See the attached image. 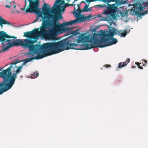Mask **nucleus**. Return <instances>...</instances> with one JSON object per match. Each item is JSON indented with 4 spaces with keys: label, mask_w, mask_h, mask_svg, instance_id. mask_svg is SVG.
<instances>
[{
    "label": "nucleus",
    "mask_w": 148,
    "mask_h": 148,
    "mask_svg": "<svg viewBox=\"0 0 148 148\" xmlns=\"http://www.w3.org/2000/svg\"><path fill=\"white\" fill-rule=\"evenodd\" d=\"M69 49L87 50L95 47L103 48L112 45L118 42L117 39L101 38L98 39L94 35L83 34L77 40L72 38L68 40Z\"/></svg>",
    "instance_id": "f257e3e1"
},
{
    "label": "nucleus",
    "mask_w": 148,
    "mask_h": 148,
    "mask_svg": "<svg viewBox=\"0 0 148 148\" xmlns=\"http://www.w3.org/2000/svg\"><path fill=\"white\" fill-rule=\"evenodd\" d=\"M8 38H16L14 36H10L6 32L3 31L0 33V42H1L2 46V49L0 50V53L3 51H7L10 48L14 46L21 45L25 47L29 48V52L27 54H32V56L37 54L40 50L48 48L49 46L45 44L43 46H40L36 44L34 45L36 41L26 39L21 41L20 39H18L16 40L12 39H7Z\"/></svg>",
    "instance_id": "f03ea898"
},
{
    "label": "nucleus",
    "mask_w": 148,
    "mask_h": 148,
    "mask_svg": "<svg viewBox=\"0 0 148 148\" xmlns=\"http://www.w3.org/2000/svg\"><path fill=\"white\" fill-rule=\"evenodd\" d=\"M46 44L49 46L48 48L43 49H42L39 51L38 53H37V55L35 57V58L34 57H31L23 60V65H24L25 64L34 59L36 60L40 59L48 56L60 52L65 49H69L68 40H63L57 42H48L44 43L42 45H38L43 46V45ZM37 45H38V44ZM29 52H30V51L27 52V54L29 56H33L32 54H27ZM35 55L36 54H34L33 56Z\"/></svg>",
    "instance_id": "7ed1b4c3"
},
{
    "label": "nucleus",
    "mask_w": 148,
    "mask_h": 148,
    "mask_svg": "<svg viewBox=\"0 0 148 148\" xmlns=\"http://www.w3.org/2000/svg\"><path fill=\"white\" fill-rule=\"evenodd\" d=\"M18 62V60H17L15 62H12L8 68L3 70L2 72H0V77L3 78V82L4 85L3 88L0 89V95L10 89L14 84L17 77V74L21 71L23 66L18 67L15 73L13 74L11 72V69L16 68L17 67L16 64Z\"/></svg>",
    "instance_id": "20e7f679"
},
{
    "label": "nucleus",
    "mask_w": 148,
    "mask_h": 148,
    "mask_svg": "<svg viewBox=\"0 0 148 148\" xmlns=\"http://www.w3.org/2000/svg\"><path fill=\"white\" fill-rule=\"evenodd\" d=\"M52 21L50 20H44L40 27V36L45 37L49 40H55L59 33L67 32L71 29L66 27H61L57 25L53 26Z\"/></svg>",
    "instance_id": "39448f33"
},
{
    "label": "nucleus",
    "mask_w": 148,
    "mask_h": 148,
    "mask_svg": "<svg viewBox=\"0 0 148 148\" xmlns=\"http://www.w3.org/2000/svg\"><path fill=\"white\" fill-rule=\"evenodd\" d=\"M125 3V2L121 0L115 4H109L107 6L105 4H103L98 5L96 6L102 8L105 7L106 9V10L104 9L103 10V13L106 15V16L103 17L102 19L104 21H108L110 23L111 25L113 22V19H114L115 18V15L117 9L121 7L122 4Z\"/></svg>",
    "instance_id": "423d86ee"
},
{
    "label": "nucleus",
    "mask_w": 148,
    "mask_h": 148,
    "mask_svg": "<svg viewBox=\"0 0 148 148\" xmlns=\"http://www.w3.org/2000/svg\"><path fill=\"white\" fill-rule=\"evenodd\" d=\"M69 3H65L63 0H56L53 7H52L53 11L56 13H53V22L54 23L60 20L63 19V17L61 13V12L65 11V8L69 6Z\"/></svg>",
    "instance_id": "0eeeda50"
},
{
    "label": "nucleus",
    "mask_w": 148,
    "mask_h": 148,
    "mask_svg": "<svg viewBox=\"0 0 148 148\" xmlns=\"http://www.w3.org/2000/svg\"><path fill=\"white\" fill-rule=\"evenodd\" d=\"M47 5L49 6L50 5L44 2V5L42 7V11H40L41 9L39 8L34 10L36 12H32L37 14L36 19L33 23H35L38 20L40 21L42 20L43 21L44 20H48L51 18H53V14L51 13L52 10L51 8L50 7H48Z\"/></svg>",
    "instance_id": "6e6552de"
},
{
    "label": "nucleus",
    "mask_w": 148,
    "mask_h": 148,
    "mask_svg": "<svg viewBox=\"0 0 148 148\" xmlns=\"http://www.w3.org/2000/svg\"><path fill=\"white\" fill-rule=\"evenodd\" d=\"M25 7L26 6L28 2H29V4L26 8L25 10V12L27 13H32L34 12H36L34 10L39 8V0H25Z\"/></svg>",
    "instance_id": "1a4fd4ad"
},
{
    "label": "nucleus",
    "mask_w": 148,
    "mask_h": 148,
    "mask_svg": "<svg viewBox=\"0 0 148 148\" xmlns=\"http://www.w3.org/2000/svg\"><path fill=\"white\" fill-rule=\"evenodd\" d=\"M39 28H35L32 31L27 32L24 33V36L28 38H32L34 39H37L40 36V31H38Z\"/></svg>",
    "instance_id": "9d476101"
},
{
    "label": "nucleus",
    "mask_w": 148,
    "mask_h": 148,
    "mask_svg": "<svg viewBox=\"0 0 148 148\" xmlns=\"http://www.w3.org/2000/svg\"><path fill=\"white\" fill-rule=\"evenodd\" d=\"M74 16L76 18V19L74 20H76L75 24L77 22L80 23L84 22L86 20L89 21L90 19V18H91L90 16H85L84 15L80 14L79 13H76Z\"/></svg>",
    "instance_id": "9b49d317"
},
{
    "label": "nucleus",
    "mask_w": 148,
    "mask_h": 148,
    "mask_svg": "<svg viewBox=\"0 0 148 148\" xmlns=\"http://www.w3.org/2000/svg\"><path fill=\"white\" fill-rule=\"evenodd\" d=\"M116 34V31L114 27H112V29H110L109 31V32L108 34L105 35L106 36H110L112 37L114 36Z\"/></svg>",
    "instance_id": "f8f14e48"
},
{
    "label": "nucleus",
    "mask_w": 148,
    "mask_h": 148,
    "mask_svg": "<svg viewBox=\"0 0 148 148\" xmlns=\"http://www.w3.org/2000/svg\"><path fill=\"white\" fill-rule=\"evenodd\" d=\"M3 24H8L9 25H11V24L9 21H6L4 19L2 16H0V25L2 27ZM3 31H0V33Z\"/></svg>",
    "instance_id": "ddd939ff"
},
{
    "label": "nucleus",
    "mask_w": 148,
    "mask_h": 148,
    "mask_svg": "<svg viewBox=\"0 0 148 148\" xmlns=\"http://www.w3.org/2000/svg\"><path fill=\"white\" fill-rule=\"evenodd\" d=\"M130 59H127L125 62H120L118 64V68H121L126 66L127 64L130 62Z\"/></svg>",
    "instance_id": "4468645a"
},
{
    "label": "nucleus",
    "mask_w": 148,
    "mask_h": 148,
    "mask_svg": "<svg viewBox=\"0 0 148 148\" xmlns=\"http://www.w3.org/2000/svg\"><path fill=\"white\" fill-rule=\"evenodd\" d=\"M118 34L121 37H125L127 34L126 30L117 31Z\"/></svg>",
    "instance_id": "2eb2a0df"
},
{
    "label": "nucleus",
    "mask_w": 148,
    "mask_h": 148,
    "mask_svg": "<svg viewBox=\"0 0 148 148\" xmlns=\"http://www.w3.org/2000/svg\"><path fill=\"white\" fill-rule=\"evenodd\" d=\"M75 22L76 20H71L69 22H66L64 24L65 25H72L75 24Z\"/></svg>",
    "instance_id": "dca6fc26"
},
{
    "label": "nucleus",
    "mask_w": 148,
    "mask_h": 148,
    "mask_svg": "<svg viewBox=\"0 0 148 148\" xmlns=\"http://www.w3.org/2000/svg\"><path fill=\"white\" fill-rule=\"evenodd\" d=\"M116 0H95V1H102L104 3H107V5L109 4V3L111 1H114Z\"/></svg>",
    "instance_id": "f3484780"
},
{
    "label": "nucleus",
    "mask_w": 148,
    "mask_h": 148,
    "mask_svg": "<svg viewBox=\"0 0 148 148\" xmlns=\"http://www.w3.org/2000/svg\"><path fill=\"white\" fill-rule=\"evenodd\" d=\"M74 11H75L73 12V15H75V14H76V13H79L80 14H81V12L82 11L80 9V8L77 9V10H76L75 7L74 9Z\"/></svg>",
    "instance_id": "a211bd4d"
},
{
    "label": "nucleus",
    "mask_w": 148,
    "mask_h": 148,
    "mask_svg": "<svg viewBox=\"0 0 148 148\" xmlns=\"http://www.w3.org/2000/svg\"><path fill=\"white\" fill-rule=\"evenodd\" d=\"M39 73L37 72H36L33 73L32 75V76H31V78H36L38 76Z\"/></svg>",
    "instance_id": "6ab92c4d"
},
{
    "label": "nucleus",
    "mask_w": 148,
    "mask_h": 148,
    "mask_svg": "<svg viewBox=\"0 0 148 148\" xmlns=\"http://www.w3.org/2000/svg\"><path fill=\"white\" fill-rule=\"evenodd\" d=\"M88 6L89 5L85 4L83 9V11L84 12H88L89 11V8H88Z\"/></svg>",
    "instance_id": "aec40b11"
},
{
    "label": "nucleus",
    "mask_w": 148,
    "mask_h": 148,
    "mask_svg": "<svg viewBox=\"0 0 148 148\" xmlns=\"http://www.w3.org/2000/svg\"><path fill=\"white\" fill-rule=\"evenodd\" d=\"M73 35L75 36L79 34V30L78 29H77L76 30L73 31L72 33Z\"/></svg>",
    "instance_id": "412c9836"
},
{
    "label": "nucleus",
    "mask_w": 148,
    "mask_h": 148,
    "mask_svg": "<svg viewBox=\"0 0 148 148\" xmlns=\"http://www.w3.org/2000/svg\"><path fill=\"white\" fill-rule=\"evenodd\" d=\"M13 7L15 9V10L16 11L17 13H20V12L18 11L15 9L16 7V6L15 3L14 2H13Z\"/></svg>",
    "instance_id": "4be33fe9"
},
{
    "label": "nucleus",
    "mask_w": 148,
    "mask_h": 148,
    "mask_svg": "<svg viewBox=\"0 0 148 148\" xmlns=\"http://www.w3.org/2000/svg\"><path fill=\"white\" fill-rule=\"evenodd\" d=\"M135 64H136L137 66H138V67L141 69H143V68L139 64H140L139 62H135Z\"/></svg>",
    "instance_id": "5701e85b"
},
{
    "label": "nucleus",
    "mask_w": 148,
    "mask_h": 148,
    "mask_svg": "<svg viewBox=\"0 0 148 148\" xmlns=\"http://www.w3.org/2000/svg\"><path fill=\"white\" fill-rule=\"evenodd\" d=\"M138 8V10L140 12L144 10L143 8L142 7L141 5H140L139 7Z\"/></svg>",
    "instance_id": "b1692460"
},
{
    "label": "nucleus",
    "mask_w": 148,
    "mask_h": 148,
    "mask_svg": "<svg viewBox=\"0 0 148 148\" xmlns=\"http://www.w3.org/2000/svg\"><path fill=\"white\" fill-rule=\"evenodd\" d=\"M3 81L0 82V89H2L4 87L3 83Z\"/></svg>",
    "instance_id": "393cba45"
},
{
    "label": "nucleus",
    "mask_w": 148,
    "mask_h": 148,
    "mask_svg": "<svg viewBox=\"0 0 148 148\" xmlns=\"http://www.w3.org/2000/svg\"><path fill=\"white\" fill-rule=\"evenodd\" d=\"M12 3H13V2H10L9 5H5V7L7 8H10L11 7H12V5H11Z\"/></svg>",
    "instance_id": "a878e982"
},
{
    "label": "nucleus",
    "mask_w": 148,
    "mask_h": 148,
    "mask_svg": "<svg viewBox=\"0 0 148 148\" xmlns=\"http://www.w3.org/2000/svg\"><path fill=\"white\" fill-rule=\"evenodd\" d=\"M103 14H104L103 13V12L102 14H98L97 15V17H102V18L103 17H102V15ZM102 20H103L102 19Z\"/></svg>",
    "instance_id": "bb28decb"
},
{
    "label": "nucleus",
    "mask_w": 148,
    "mask_h": 148,
    "mask_svg": "<svg viewBox=\"0 0 148 148\" xmlns=\"http://www.w3.org/2000/svg\"><path fill=\"white\" fill-rule=\"evenodd\" d=\"M143 61H144V62L145 63V64H144L143 65V66H146L147 62V61L145 60H143Z\"/></svg>",
    "instance_id": "cd10ccee"
},
{
    "label": "nucleus",
    "mask_w": 148,
    "mask_h": 148,
    "mask_svg": "<svg viewBox=\"0 0 148 148\" xmlns=\"http://www.w3.org/2000/svg\"><path fill=\"white\" fill-rule=\"evenodd\" d=\"M76 5L75 4H74V3H73H73L72 4H69V6H75H75Z\"/></svg>",
    "instance_id": "c85d7f7f"
},
{
    "label": "nucleus",
    "mask_w": 148,
    "mask_h": 148,
    "mask_svg": "<svg viewBox=\"0 0 148 148\" xmlns=\"http://www.w3.org/2000/svg\"><path fill=\"white\" fill-rule=\"evenodd\" d=\"M104 66L106 68H108L109 67H111V66L110 65H108V64H106V65H105Z\"/></svg>",
    "instance_id": "c756f323"
},
{
    "label": "nucleus",
    "mask_w": 148,
    "mask_h": 148,
    "mask_svg": "<svg viewBox=\"0 0 148 148\" xmlns=\"http://www.w3.org/2000/svg\"><path fill=\"white\" fill-rule=\"evenodd\" d=\"M87 2H89V3H90L91 1H93V0H85Z\"/></svg>",
    "instance_id": "7c9ffc66"
},
{
    "label": "nucleus",
    "mask_w": 148,
    "mask_h": 148,
    "mask_svg": "<svg viewBox=\"0 0 148 148\" xmlns=\"http://www.w3.org/2000/svg\"><path fill=\"white\" fill-rule=\"evenodd\" d=\"M25 8L26 7H25V6H24V7L23 8H21V9L22 11H25Z\"/></svg>",
    "instance_id": "2f4dec72"
},
{
    "label": "nucleus",
    "mask_w": 148,
    "mask_h": 148,
    "mask_svg": "<svg viewBox=\"0 0 148 148\" xmlns=\"http://www.w3.org/2000/svg\"><path fill=\"white\" fill-rule=\"evenodd\" d=\"M77 5L78 7V9L80 8V5L79 4H78Z\"/></svg>",
    "instance_id": "473e14b6"
},
{
    "label": "nucleus",
    "mask_w": 148,
    "mask_h": 148,
    "mask_svg": "<svg viewBox=\"0 0 148 148\" xmlns=\"http://www.w3.org/2000/svg\"><path fill=\"white\" fill-rule=\"evenodd\" d=\"M15 13V11L14 10H12L11 11V13L14 14Z\"/></svg>",
    "instance_id": "72a5a7b5"
},
{
    "label": "nucleus",
    "mask_w": 148,
    "mask_h": 148,
    "mask_svg": "<svg viewBox=\"0 0 148 148\" xmlns=\"http://www.w3.org/2000/svg\"><path fill=\"white\" fill-rule=\"evenodd\" d=\"M84 3L85 4H86L85 2L84 1H82L80 3Z\"/></svg>",
    "instance_id": "f704fd0d"
},
{
    "label": "nucleus",
    "mask_w": 148,
    "mask_h": 148,
    "mask_svg": "<svg viewBox=\"0 0 148 148\" xmlns=\"http://www.w3.org/2000/svg\"><path fill=\"white\" fill-rule=\"evenodd\" d=\"M136 67V66H132V68H135Z\"/></svg>",
    "instance_id": "c9c22d12"
},
{
    "label": "nucleus",
    "mask_w": 148,
    "mask_h": 148,
    "mask_svg": "<svg viewBox=\"0 0 148 148\" xmlns=\"http://www.w3.org/2000/svg\"><path fill=\"white\" fill-rule=\"evenodd\" d=\"M89 8V11H90V8Z\"/></svg>",
    "instance_id": "e433bc0d"
},
{
    "label": "nucleus",
    "mask_w": 148,
    "mask_h": 148,
    "mask_svg": "<svg viewBox=\"0 0 148 148\" xmlns=\"http://www.w3.org/2000/svg\"><path fill=\"white\" fill-rule=\"evenodd\" d=\"M101 31L103 32V30H101Z\"/></svg>",
    "instance_id": "4c0bfd02"
}]
</instances>
